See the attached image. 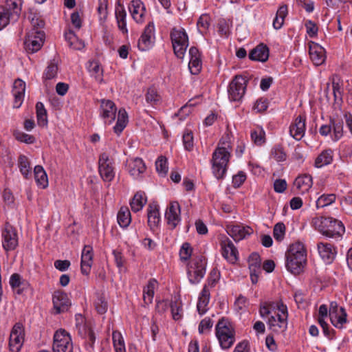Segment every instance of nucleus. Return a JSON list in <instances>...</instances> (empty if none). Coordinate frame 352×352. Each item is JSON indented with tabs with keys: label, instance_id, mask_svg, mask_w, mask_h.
<instances>
[{
	"label": "nucleus",
	"instance_id": "f257e3e1",
	"mask_svg": "<svg viewBox=\"0 0 352 352\" xmlns=\"http://www.w3.org/2000/svg\"><path fill=\"white\" fill-rule=\"evenodd\" d=\"M285 266L289 272L295 275L302 272L307 262V252L302 243L292 244L285 254Z\"/></svg>",
	"mask_w": 352,
	"mask_h": 352
},
{
	"label": "nucleus",
	"instance_id": "f03ea898",
	"mask_svg": "<svg viewBox=\"0 0 352 352\" xmlns=\"http://www.w3.org/2000/svg\"><path fill=\"white\" fill-rule=\"evenodd\" d=\"M312 224L322 235L338 239L344 233L345 228L342 221L331 217H316Z\"/></svg>",
	"mask_w": 352,
	"mask_h": 352
},
{
	"label": "nucleus",
	"instance_id": "7ed1b4c3",
	"mask_svg": "<svg viewBox=\"0 0 352 352\" xmlns=\"http://www.w3.org/2000/svg\"><path fill=\"white\" fill-rule=\"evenodd\" d=\"M229 145L227 146H218L213 152L212 158V173L217 179H222L227 170V165L230 160V152Z\"/></svg>",
	"mask_w": 352,
	"mask_h": 352
},
{
	"label": "nucleus",
	"instance_id": "20e7f679",
	"mask_svg": "<svg viewBox=\"0 0 352 352\" xmlns=\"http://www.w3.org/2000/svg\"><path fill=\"white\" fill-rule=\"evenodd\" d=\"M36 23L32 25L28 30L24 41V47L28 53H35L38 52L44 43L45 32L41 28H43L44 23Z\"/></svg>",
	"mask_w": 352,
	"mask_h": 352
},
{
	"label": "nucleus",
	"instance_id": "39448f33",
	"mask_svg": "<svg viewBox=\"0 0 352 352\" xmlns=\"http://www.w3.org/2000/svg\"><path fill=\"white\" fill-rule=\"evenodd\" d=\"M216 336L220 346L223 349H230L235 341V331L230 322L224 318L216 325Z\"/></svg>",
	"mask_w": 352,
	"mask_h": 352
},
{
	"label": "nucleus",
	"instance_id": "423d86ee",
	"mask_svg": "<svg viewBox=\"0 0 352 352\" xmlns=\"http://www.w3.org/2000/svg\"><path fill=\"white\" fill-rule=\"evenodd\" d=\"M170 39L174 54L178 58L182 59L188 46V37L186 31L183 28H173L170 32Z\"/></svg>",
	"mask_w": 352,
	"mask_h": 352
},
{
	"label": "nucleus",
	"instance_id": "0eeeda50",
	"mask_svg": "<svg viewBox=\"0 0 352 352\" xmlns=\"http://www.w3.org/2000/svg\"><path fill=\"white\" fill-rule=\"evenodd\" d=\"M206 261L202 256L195 257L188 266V278L191 284H197L206 274Z\"/></svg>",
	"mask_w": 352,
	"mask_h": 352
},
{
	"label": "nucleus",
	"instance_id": "6e6552de",
	"mask_svg": "<svg viewBox=\"0 0 352 352\" xmlns=\"http://www.w3.org/2000/svg\"><path fill=\"white\" fill-rule=\"evenodd\" d=\"M21 11V0H7L0 6V22H16Z\"/></svg>",
	"mask_w": 352,
	"mask_h": 352
},
{
	"label": "nucleus",
	"instance_id": "1a4fd4ad",
	"mask_svg": "<svg viewBox=\"0 0 352 352\" xmlns=\"http://www.w3.org/2000/svg\"><path fill=\"white\" fill-rule=\"evenodd\" d=\"M248 80L241 75H236L230 82L228 87V96L230 100L240 101L246 90Z\"/></svg>",
	"mask_w": 352,
	"mask_h": 352
},
{
	"label": "nucleus",
	"instance_id": "9d476101",
	"mask_svg": "<svg viewBox=\"0 0 352 352\" xmlns=\"http://www.w3.org/2000/svg\"><path fill=\"white\" fill-rule=\"evenodd\" d=\"M52 349L53 352H72V339L65 330L59 329L55 332Z\"/></svg>",
	"mask_w": 352,
	"mask_h": 352
},
{
	"label": "nucleus",
	"instance_id": "9b49d317",
	"mask_svg": "<svg viewBox=\"0 0 352 352\" xmlns=\"http://www.w3.org/2000/svg\"><path fill=\"white\" fill-rule=\"evenodd\" d=\"M113 160L106 153L100 154L98 160V170L104 182H111L115 177Z\"/></svg>",
	"mask_w": 352,
	"mask_h": 352
},
{
	"label": "nucleus",
	"instance_id": "f8f14e48",
	"mask_svg": "<svg viewBox=\"0 0 352 352\" xmlns=\"http://www.w3.org/2000/svg\"><path fill=\"white\" fill-rule=\"evenodd\" d=\"M24 342V328L21 322H16L11 331L9 346L12 352H19Z\"/></svg>",
	"mask_w": 352,
	"mask_h": 352
},
{
	"label": "nucleus",
	"instance_id": "ddd939ff",
	"mask_svg": "<svg viewBox=\"0 0 352 352\" xmlns=\"http://www.w3.org/2000/svg\"><path fill=\"white\" fill-rule=\"evenodd\" d=\"M3 247L6 251L14 250L19 244L18 234L16 229L9 223H6L2 232Z\"/></svg>",
	"mask_w": 352,
	"mask_h": 352
},
{
	"label": "nucleus",
	"instance_id": "4468645a",
	"mask_svg": "<svg viewBox=\"0 0 352 352\" xmlns=\"http://www.w3.org/2000/svg\"><path fill=\"white\" fill-rule=\"evenodd\" d=\"M329 311L331 322L336 327L341 328L346 323L347 315L345 309L342 307H339L336 301L330 303Z\"/></svg>",
	"mask_w": 352,
	"mask_h": 352
},
{
	"label": "nucleus",
	"instance_id": "2eb2a0df",
	"mask_svg": "<svg viewBox=\"0 0 352 352\" xmlns=\"http://www.w3.org/2000/svg\"><path fill=\"white\" fill-rule=\"evenodd\" d=\"M181 208L180 205L177 201H171L167 207L165 212V219L167 223L174 229L179 224L181 221L180 217Z\"/></svg>",
	"mask_w": 352,
	"mask_h": 352
},
{
	"label": "nucleus",
	"instance_id": "dca6fc26",
	"mask_svg": "<svg viewBox=\"0 0 352 352\" xmlns=\"http://www.w3.org/2000/svg\"><path fill=\"white\" fill-rule=\"evenodd\" d=\"M155 28L153 23H148L142 34L138 43V47L141 51L149 50L154 43Z\"/></svg>",
	"mask_w": 352,
	"mask_h": 352
},
{
	"label": "nucleus",
	"instance_id": "f3484780",
	"mask_svg": "<svg viewBox=\"0 0 352 352\" xmlns=\"http://www.w3.org/2000/svg\"><path fill=\"white\" fill-rule=\"evenodd\" d=\"M222 256L230 263H235L238 259V250L233 243L226 238L221 242Z\"/></svg>",
	"mask_w": 352,
	"mask_h": 352
},
{
	"label": "nucleus",
	"instance_id": "a211bd4d",
	"mask_svg": "<svg viewBox=\"0 0 352 352\" xmlns=\"http://www.w3.org/2000/svg\"><path fill=\"white\" fill-rule=\"evenodd\" d=\"M100 102V116L105 122L111 124L116 118L117 108L112 100L102 99Z\"/></svg>",
	"mask_w": 352,
	"mask_h": 352
},
{
	"label": "nucleus",
	"instance_id": "6ab92c4d",
	"mask_svg": "<svg viewBox=\"0 0 352 352\" xmlns=\"http://www.w3.org/2000/svg\"><path fill=\"white\" fill-rule=\"evenodd\" d=\"M309 54L311 60L316 65L324 63L326 56L324 49L314 41L309 42Z\"/></svg>",
	"mask_w": 352,
	"mask_h": 352
},
{
	"label": "nucleus",
	"instance_id": "aec40b11",
	"mask_svg": "<svg viewBox=\"0 0 352 352\" xmlns=\"http://www.w3.org/2000/svg\"><path fill=\"white\" fill-rule=\"evenodd\" d=\"M52 300L56 314L67 311L71 306V302L67 294L63 292H55Z\"/></svg>",
	"mask_w": 352,
	"mask_h": 352
},
{
	"label": "nucleus",
	"instance_id": "412c9836",
	"mask_svg": "<svg viewBox=\"0 0 352 352\" xmlns=\"http://www.w3.org/2000/svg\"><path fill=\"white\" fill-rule=\"evenodd\" d=\"M189 69L192 74L197 75L200 72L202 67L201 53L196 47H191L189 49Z\"/></svg>",
	"mask_w": 352,
	"mask_h": 352
},
{
	"label": "nucleus",
	"instance_id": "4be33fe9",
	"mask_svg": "<svg viewBox=\"0 0 352 352\" xmlns=\"http://www.w3.org/2000/svg\"><path fill=\"white\" fill-rule=\"evenodd\" d=\"M76 329L78 335L85 339V347L89 352H91L94 349V344L96 340L94 331L86 322L78 327Z\"/></svg>",
	"mask_w": 352,
	"mask_h": 352
},
{
	"label": "nucleus",
	"instance_id": "5701e85b",
	"mask_svg": "<svg viewBox=\"0 0 352 352\" xmlns=\"http://www.w3.org/2000/svg\"><path fill=\"white\" fill-rule=\"evenodd\" d=\"M306 118L303 116H298L289 126V133L295 140H301L305 133Z\"/></svg>",
	"mask_w": 352,
	"mask_h": 352
},
{
	"label": "nucleus",
	"instance_id": "b1692460",
	"mask_svg": "<svg viewBox=\"0 0 352 352\" xmlns=\"http://www.w3.org/2000/svg\"><path fill=\"white\" fill-rule=\"evenodd\" d=\"M81 272L88 275L93 264V249L90 245H85L81 254Z\"/></svg>",
	"mask_w": 352,
	"mask_h": 352
},
{
	"label": "nucleus",
	"instance_id": "393cba45",
	"mask_svg": "<svg viewBox=\"0 0 352 352\" xmlns=\"http://www.w3.org/2000/svg\"><path fill=\"white\" fill-rule=\"evenodd\" d=\"M146 169V165L142 158L135 157L131 160L128 164V170L135 179L142 177Z\"/></svg>",
	"mask_w": 352,
	"mask_h": 352
},
{
	"label": "nucleus",
	"instance_id": "a878e982",
	"mask_svg": "<svg viewBox=\"0 0 352 352\" xmlns=\"http://www.w3.org/2000/svg\"><path fill=\"white\" fill-rule=\"evenodd\" d=\"M320 256L327 263H331L335 258L336 252L335 248L330 243L320 242L318 243Z\"/></svg>",
	"mask_w": 352,
	"mask_h": 352
},
{
	"label": "nucleus",
	"instance_id": "bb28decb",
	"mask_svg": "<svg viewBox=\"0 0 352 352\" xmlns=\"http://www.w3.org/2000/svg\"><path fill=\"white\" fill-rule=\"evenodd\" d=\"M269 58V48L266 45L261 43L252 50L249 54V58L254 61L266 62Z\"/></svg>",
	"mask_w": 352,
	"mask_h": 352
},
{
	"label": "nucleus",
	"instance_id": "cd10ccee",
	"mask_svg": "<svg viewBox=\"0 0 352 352\" xmlns=\"http://www.w3.org/2000/svg\"><path fill=\"white\" fill-rule=\"evenodd\" d=\"M270 329L274 332H283L287 328V318L285 316H272L268 320Z\"/></svg>",
	"mask_w": 352,
	"mask_h": 352
},
{
	"label": "nucleus",
	"instance_id": "c85d7f7f",
	"mask_svg": "<svg viewBox=\"0 0 352 352\" xmlns=\"http://www.w3.org/2000/svg\"><path fill=\"white\" fill-rule=\"evenodd\" d=\"M129 10L133 20L139 22L143 19L146 12L144 3L140 0H133L129 6Z\"/></svg>",
	"mask_w": 352,
	"mask_h": 352
},
{
	"label": "nucleus",
	"instance_id": "c756f323",
	"mask_svg": "<svg viewBox=\"0 0 352 352\" xmlns=\"http://www.w3.org/2000/svg\"><path fill=\"white\" fill-rule=\"evenodd\" d=\"M313 182L311 175L304 174L298 176L294 182V187H296L302 193L307 192L312 186Z\"/></svg>",
	"mask_w": 352,
	"mask_h": 352
},
{
	"label": "nucleus",
	"instance_id": "7c9ffc66",
	"mask_svg": "<svg viewBox=\"0 0 352 352\" xmlns=\"http://www.w3.org/2000/svg\"><path fill=\"white\" fill-rule=\"evenodd\" d=\"M228 234L235 241H239L251 234V228L250 227L245 228L240 225H235L232 226L228 231Z\"/></svg>",
	"mask_w": 352,
	"mask_h": 352
},
{
	"label": "nucleus",
	"instance_id": "2f4dec72",
	"mask_svg": "<svg viewBox=\"0 0 352 352\" xmlns=\"http://www.w3.org/2000/svg\"><path fill=\"white\" fill-rule=\"evenodd\" d=\"M148 224L151 229L157 227L160 221L159 206L157 204H149L148 208Z\"/></svg>",
	"mask_w": 352,
	"mask_h": 352
},
{
	"label": "nucleus",
	"instance_id": "473e14b6",
	"mask_svg": "<svg viewBox=\"0 0 352 352\" xmlns=\"http://www.w3.org/2000/svg\"><path fill=\"white\" fill-rule=\"evenodd\" d=\"M34 178L38 186L45 188L48 185L47 175L43 167L37 165L34 168Z\"/></svg>",
	"mask_w": 352,
	"mask_h": 352
},
{
	"label": "nucleus",
	"instance_id": "72a5a7b5",
	"mask_svg": "<svg viewBox=\"0 0 352 352\" xmlns=\"http://www.w3.org/2000/svg\"><path fill=\"white\" fill-rule=\"evenodd\" d=\"M87 69L92 76H94L99 82H102L103 69L100 64L97 60H90L88 62Z\"/></svg>",
	"mask_w": 352,
	"mask_h": 352
},
{
	"label": "nucleus",
	"instance_id": "f704fd0d",
	"mask_svg": "<svg viewBox=\"0 0 352 352\" xmlns=\"http://www.w3.org/2000/svg\"><path fill=\"white\" fill-rule=\"evenodd\" d=\"M157 285V280L152 278L148 280L147 285L144 288L143 300L146 305H149L152 302L155 294V288Z\"/></svg>",
	"mask_w": 352,
	"mask_h": 352
},
{
	"label": "nucleus",
	"instance_id": "c9c22d12",
	"mask_svg": "<svg viewBox=\"0 0 352 352\" xmlns=\"http://www.w3.org/2000/svg\"><path fill=\"white\" fill-rule=\"evenodd\" d=\"M330 123H331L333 131L331 139L333 141L336 142L343 135V121L342 120L335 119L331 117Z\"/></svg>",
	"mask_w": 352,
	"mask_h": 352
},
{
	"label": "nucleus",
	"instance_id": "e433bc0d",
	"mask_svg": "<svg viewBox=\"0 0 352 352\" xmlns=\"http://www.w3.org/2000/svg\"><path fill=\"white\" fill-rule=\"evenodd\" d=\"M146 197L144 192H138L135 194L133 199L130 202L131 210L133 212H138L142 209L143 206L146 204Z\"/></svg>",
	"mask_w": 352,
	"mask_h": 352
},
{
	"label": "nucleus",
	"instance_id": "4c0bfd02",
	"mask_svg": "<svg viewBox=\"0 0 352 352\" xmlns=\"http://www.w3.org/2000/svg\"><path fill=\"white\" fill-rule=\"evenodd\" d=\"M128 123V114L124 109H120L118 111V120L113 131L116 133L120 134L126 127Z\"/></svg>",
	"mask_w": 352,
	"mask_h": 352
},
{
	"label": "nucleus",
	"instance_id": "58836bf2",
	"mask_svg": "<svg viewBox=\"0 0 352 352\" xmlns=\"http://www.w3.org/2000/svg\"><path fill=\"white\" fill-rule=\"evenodd\" d=\"M118 223L122 228H127L131 221V212L127 207H121L117 215Z\"/></svg>",
	"mask_w": 352,
	"mask_h": 352
},
{
	"label": "nucleus",
	"instance_id": "ea45409f",
	"mask_svg": "<svg viewBox=\"0 0 352 352\" xmlns=\"http://www.w3.org/2000/svg\"><path fill=\"white\" fill-rule=\"evenodd\" d=\"M18 167L21 173L25 179H28L29 175L31 174L30 162L28 157L24 155H20L18 157Z\"/></svg>",
	"mask_w": 352,
	"mask_h": 352
},
{
	"label": "nucleus",
	"instance_id": "a19ab883",
	"mask_svg": "<svg viewBox=\"0 0 352 352\" xmlns=\"http://www.w3.org/2000/svg\"><path fill=\"white\" fill-rule=\"evenodd\" d=\"M270 156L275 161L280 162L287 160V155L284 146L280 144H275L271 149Z\"/></svg>",
	"mask_w": 352,
	"mask_h": 352
},
{
	"label": "nucleus",
	"instance_id": "79ce46f5",
	"mask_svg": "<svg viewBox=\"0 0 352 352\" xmlns=\"http://www.w3.org/2000/svg\"><path fill=\"white\" fill-rule=\"evenodd\" d=\"M333 152L331 149L322 151L316 159L315 166L321 168L325 165L330 164L333 161Z\"/></svg>",
	"mask_w": 352,
	"mask_h": 352
},
{
	"label": "nucleus",
	"instance_id": "37998d69",
	"mask_svg": "<svg viewBox=\"0 0 352 352\" xmlns=\"http://www.w3.org/2000/svg\"><path fill=\"white\" fill-rule=\"evenodd\" d=\"M37 123L39 126H46L47 124V111L43 104L38 102L36 104Z\"/></svg>",
	"mask_w": 352,
	"mask_h": 352
},
{
	"label": "nucleus",
	"instance_id": "c03bdc74",
	"mask_svg": "<svg viewBox=\"0 0 352 352\" xmlns=\"http://www.w3.org/2000/svg\"><path fill=\"white\" fill-rule=\"evenodd\" d=\"M10 285L13 289H16L18 294H21L23 291L24 283L21 280V277L19 274H13L10 278Z\"/></svg>",
	"mask_w": 352,
	"mask_h": 352
},
{
	"label": "nucleus",
	"instance_id": "a18cd8bd",
	"mask_svg": "<svg viewBox=\"0 0 352 352\" xmlns=\"http://www.w3.org/2000/svg\"><path fill=\"white\" fill-rule=\"evenodd\" d=\"M112 339L116 352H126L123 338L118 331H113Z\"/></svg>",
	"mask_w": 352,
	"mask_h": 352
},
{
	"label": "nucleus",
	"instance_id": "49530a36",
	"mask_svg": "<svg viewBox=\"0 0 352 352\" xmlns=\"http://www.w3.org/2000/svg\"><path fill=\"white\" fill-rule=\"evenodd\" d=\"M171 314L175 320H180L183 315L182 302L179 300L172 301L170 303Z\"/></svg>",
	"mask_w": 352,
	"mask_h": 352
},
{
	"label": "nucleus",
	"instance_id": "de8ad7c7",
	"mask_svg": "<svg viewBox=\"0 0 352 352\" xmlns=\"http://www.w3.org/2000/svg\"><path fill=\"white\" fill-rule=\"evenodd\" d=\"M336 201V195L334 194H327L321 195L316 201L317 208H324L331 205Z\"/></svg>",
	"mask_w": 352,
	"mask_h": 352
},
{
	"label": "nucleus",
	"instance_id": "09e8293b",
	"mask_svg": "<svg viewBox=\"0 0 352 352\" xmlns=\"http://www.w3.org/2000/svg\"><path fill=\"white\" fill-rule=\"evenodd\" d=\"M251 138L255 144L261 146L265 142V133L262 129H258L251 132Z\"/></svg>",
	"mask_w": 352,
	"mask_h": 352
},
{
	"label": "nucleus",
	"instance_id": "8fccbe9b",
	"mask_svg": "<svg viewBox=\"0 0 352 352\" xmlns=\"http://www.w3.org/2000/svg\"><path fill=\"white\" fill-rule=\"evenodd\" d=\"M58 65L54 60L51 61L45 69L43 78L45 80H51L57 75Z\"/></svg>",
	"mask_w": 352,
	"mask_h": 352
},
{
	"label": "nucleus",
	"instance_id": "3c124183",
	"mask_svg": "<svg viewBox=\"0 0 352 352\" xmlns=\"http://www.w3.org/2000/svg\"><path fill=\"white\" fill-rule=\"evenodd\" d=\"M146 101L152 106L155 105L160 100V96L158 95L155 88L150 87L148 89L146 94Z\"/></svg>",
	"mask_w": 352,
	"mask_h": 352
},
{
	"label": "nucleus",
	"instance_id": "603ef678",
	"mask_svg": "<svg viewBox=\"0 0 352 352\" xmlns=\"http://www.w3.org/2000/svg\"><path fill=\"white\" fill-rule=\"evenodd\" d=\"M157 172L162 176H165L168 172L167 159L164 156H160L155 162Z\"/></svg>",
	"mask_w": 352,
	"mask_h": 352
},
{
	"label": "nucleus",
	"instance_id": "864d4df0",
	"mask_svg": "<svg viewBox=\"0 0 352 352\" xmlns=\"http://www.w3.org/2000/svg\"><path fill=\"white\" fill-rule=\"evenodd\" d=\"M65 38L67 41L70 47L75 50L80 49V47L77 46L76 43V42L78 41V38L74 33V31L71 28H69L67 31L65 32Z\"/></svg>",
	"mask_w": 352,
	"mask_h": 352
},
{
	"label": "nucleus",
	"instance_id": "5fc2aeb1",
	"mask_svg": "<svg viewBox=\"0 0 352 352\" xmlns=\"http://www.w3.org/2000/svg\"><path fill=\"white\" fill-rule=\"evenodd\" d=\"M14 136L18 141L26 144H33L36 141V139L33 135L25 133L19 131H14Z\"/></svg>",
	"mask_w": 352,
	"mask_h": 352
},
{
	"label": "nucleus",
	"instance_id": "6e6d98bb",
	"mask_svg": "<svg viewBox=\"0 0 352 352\" xmlns=\"http://www.w3.org/2000/svg\"><path fill=\"white\" fill-rule=\"evenodd\" d=\"M108 0H98V6L97 8L99 20L105 21L107 17Z\"/></svg>",
	"mask_w": 352,
	"mask_h": 352
},
{
	"label": "nucleus",
	"instance_id": "4d7b16f0",
	"mask_svg": "<svg viewBox=\"0 0 352 352\" xmlns=\"http://www.w3.org/2000/svg\"><path fill=\"white\" fill-rule=\"evenodd\" d=\"M285 234V226L283 223H277L273 230V236L277 241L283 240Z\"/></svg>",
	"mask_w": 352,
	"mask_h": 352
},
{
	"label": "nucleus",
	"instance_id": "13d9d810",
	"mask_svg": "<svg viewBox=\"0 0 352 352\" xmlns=\"http://www.w3.org/2000/svg\"><path fill=\"white\" fill-rule=\"evenodd\" d=\"M192 252V249L190 243L187 242L183 243L179 250L180 259L182 261H188L190 258Z\"/></svg>",
	"mask_w": 352,
	"mask_h": 352
},
{
	"label": "nucleus",
	"instance_id": "bf43d9fd",
	"mask_svg": "<svg viewBox=\"0 0 352 352\" xmlns=\"http://www.w3.org/2000/svg\"><path fill=\"white\" fill-rule=\"evenodd\" d=\"M94 305L96 311L100 314H104L107 310V302L102 295H99L97 297V299L94 302Z\"/></svg>",
	"mask_w": 352,
	"mask_h": 352
},
{
	"label": "nucleus",
	"instance_id": "052dcab7",
	"mask_svg": "<svg viewBox=\"0 0 352 352\" xmlns=\"http://www.w3.org/2000/svg\"><path fill=\"white\" fill-rule=\"evenodd\" d=\"M183 144L186 150L190 151L193 148V135L191 131H187L183 135Z\"/></svg>",
	"mask_w": 352,
	"mask_h": 352
},
{
	"label": "nucleus",
	"instance_id": "680f3d73",
	"mask_svg": "<svg viewBox=\"0 0 352 352\" xmlns=\"http://www.w3.org/2000/svg\"><path fill=\"white\" fill-rule=\"evenodd\" d=\"M246 175L243 171L239 172L237 175H235L232 177L233 187L236 188H239L245 181Z\"/></svg>",
	"mask_w": 352,
	"mask_h": 352
},
{
	"label": "nucleus",
	"instance_id": "e2e57ef3",
	"mask_svg": "<svg viewBox=\"0 0 352 352\" xmlns=\"http://www.w3.org/2000/svg\"><path fill=\"white\" fill-rule=\"evenodd\" d=\"M210 298H199L197 308L200 315L204 314L207 311V306L208 305Z\"/></svg>",
	"mask_w": 352,
	"mask_h": 352
},
{
	"label": "nucleus",
	"instance_id": "0e129e2a",
	"mask_svg": "<svg viewBox=\"0 0 352 352\" xmlns=\"http://www.w3.org/2000/svg\"><path fill=\"white\" fill-rule=\"evenodd\" d=\"M117 22H125L126 12L124 7L118 4L115 10Z\"/></svg>",
	"mask_w": 352,
	"mask_h": 352
},
{
	"label": "nucleus",
	"instance_id": "69168bd1",
	"mask_svg": "<svg viewBox=\"0 0 352 352\" xmlns=\"http://www.w3.org/2000/svg\"><path fill=\"white\" fill-rule=\"evenodd\" d=\"M287 186V182L285 179H276L274 182V191L278 193H282L286 190Z\"/></svg>",
	"mask_w": 352,
	"mask_h": 352
},
{
	"label": "nucleus",
	"instance_id": "338daca9",
	"mask_svg": "<svg viewBox=\"0 0 352 352\" xmlns=\"http://www.w3.org/2000/svg\"><path fill=\"white\" fill-rule=\"evenodd\" d=\"M261 260L260 255L256 252L252 253L248 258V265L249 267H252L255 265V267H261Z\"/></svg>",
	"mask_w": 352,
	"mask_h": 352
},
{
	"label": "nucleus",
	"instance_id": "774afa93",
	"mask_svg": "<svg viewBox=\"0 0 352 352\" xmlns=\"http://www.w3.org/2000/svg\"><path fill=\"white\" fill-rule=\"evenodd\" d=\"M212 321L210 318H206L203 319L199 324V333H204L205 330L210 329L212 327Z\"/></svg>",
	"mask_w": 352,
	"mask_h": 352
}]
</instances>
